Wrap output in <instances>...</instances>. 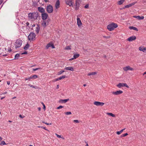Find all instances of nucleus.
<instances>
[{
    "label": "nucleus",
    "instance_id": "nucleus-44",
    "mask_svg": "<svg viewBox=\"0 0 146 146\" xmlns=\"http://www.w3.org/2000/svg\"><path fill=\"white\" fill-rule=\"evenodd\" d=\"M40 69V68H33V70L34 71H35L36 70L39 69Z\"/></svg>",
    "mask_w": 146,
    "mask_h": 146
},
{
    "label": "nucleus",
    "instance_id": "nucleus-37",
    "mask_svg": "<svg viewBox=\"0 0 146 146\" xmlns=\"http://www.w3.org/2000/svg\"><path fill=\"white\" fill-rule=\"evenodd\" d=\"M55 135L57 136V137H58V138H62L63 139H64V138L63 137H61V135H59L58 134H57V133H55Z\"/></svg>",
    "mask_w": 146,
    "mask_h": 146
},
{
    "label": "nucleus",
    "instance_id": "nucleus-60",
    "mask_svg": "<svg viewBox=\"0 0 146 146\" xmlns=\"http://www.w3.org/2000/svg\"><path fill=\"white\" fill-rule=\"evenodd\" d=\"M19 117H21V118H23V117H22V115H19Z\"/></svg>",
    "mask_w": 146,
    "mask_h": 146
},
{
    "label": "nucleus",
    "instance_id": "nucleus-56",
    "mask_svg": "<svg viewBox=\"0 0 146 146\" xmlns=\"http://www.w3.org/2000/svg\"><path fill=\"white\" fill-rule=\"evenodd\" d=\"M58 80H59V78H57L55 80V81H58Z\"/></svg>",
    "mask_w": 146,
    "mask_h": 146
},
{
    "label": "nucleus",
    "instance_id": "nucleus-45",
    "mask_svg": "<svg viewBox=\"0 0 146 146\" xmlns=\"http://www.w3.org/2000/svg\"><path fill=\"white\" fill-rule=\"evenodd\" d=\"M103 37H104V38H110V36H104Z\"/></svg>",
    "mask_w": 146,
    "mask_h": 146
},
{
    "label": "nucleus",
    "instance_id": "nucleus-36",
    "mask_svg": "<svg viewBox=\"0 0 146 146\" xmlns=\"http://www.w3.org/2000/svg\"><path fill=\"white\" fill-rule=\"evenodd\" d=\"M128 135V134L127 133L124 134H123L121 135V137H125L126 136H127Z\"/></svg>",
    "mask_w": 146,
    "mask_h": 146
},
{
    "label": "nucleus",
    "instance_id": "nucleus-24",
    "mask_svg": "<svg viewBox=\"0 0 146 146\" xmlns=\"http://www.w3.org/2000/svg\"><path fill=\"white\" fill-rule=\"evenodd\" d=\"M69 100V99L64 100H60V102H61L62 103H65L66 102L68 101Z\"/></svg>",
    "mask_w": 146,
    "mask_h": 146
},
{
    "label": "nucleus",
    "instance_id": "nucleus-48",
    "mask_svg": "<svg viewBox=\"0 0 146 146\" xmlns=\"http://www.w3.org/2000/svg\"><path fill=\"white\" fill-rule=\"evenodd\" d=\"M41 128L44 129L46 130H47L48 131V129H46V127H45L42 126V127H41Z\"/></svg>",
    "mask_w": 146,
    "mask_h": 146
},
{
    "label": "nucleus",
    "instance_id": "nucleus-35",
    "mask_svg": "<svg viewBox=\"0 0 146 146\" xmlns=\"http://www.w3.org/2000/svg\"><path fill=\"white\" fill-rule=\"evenodd\" d=\"M66 77V76L65 75H64L62 76H61L59 78V79L60 80H61L62 79H64Z\"/></svg>",
    "mask_w": 146,
    "mask_h": 146
},
{
    "label": "nucleus",
    "instance_id": "nucleus-32",
    "mask_svg": "<svg viewBox=\"0 0 146 146\" xmlns=\"http://www.w3.org/2000/svg\"><path fill=\"white\" fill-rule=\"evenodd\" d=\"M20 55L18 54H16L15 57V59H17L19 57Z\"/></svg>",
    "mask_w": 146,
    "mask_h": 146
},
{
    "label": "nucleus",
    "instance_id": "nucleus-54",
    "mask_svg": "<svg viewBox=\"0 0 146 146\" xmlns=\"http://www.w3.org/2000/svg\"><path fill=\"white\" fill-rule=\"evenodd\" d=\"M7 83L8 85H9L10 84V82L9 81H7Z\"/></svg>",
    "mask_w": 146,
    "mask_h": 146
},
{
    "label": "nucleus",
    "instance_id": "nucleus-21",
    "mask_svg": "<svg viewBox=\"0 0 146 146\" xmlns=\"http://www.w3.org/2000/svg\"><path fill=\"white\" fill-rule=\"evenodd\" d=\"M125 1V0H120L117 2V4L118 5H121Z\"/></svg>",
    "mask_w": 146,
    "mask_h": 146
},
{
    "label": "nucleus",
    "instance_id": "nucleus-14",
    "mask_svg": "<svg viewBox=\"0 0 146 146\" xmlns=\"http://www.w3.org/2000/svg\"><path fill=\"white\" fill-rule=\"evenodd\" d=\"M94 105H95L96 106H103L104 104V103L103 102H99L96 101V102H95L94 103Z\"/></svg>",
    "mask_w": 146,
    "mask_h": 146
},
{
    "label": "nucleus",
    "instance_id": "nucleus-8",
    "mask_svg": "<svg viewBox=\"0 0 146 146\" xmlns=\"http://www.w3.org/2000/svg\"><path fill=\"white\" fill-rule=\"evenodd\" d=\"M123 70L124 71L126 72L128 70L133 71L134 70V68L131 67L129 66H127L124 67L123 68Z\"/></svg>",
    "mask_w": 146,
    "mask_h": 146
},
{
    "label": "nucleus",
    "instance_id": "nucleus-53",
    "mask_svg": "<svg viewBox=\"0 0 146 146\" xmlns=\"http://www.w3.org/2000/svg\"><path fill=\"white\" fill-rule=\"evenodd\" d=\"M45 124H46V125H51V123H48L46 122L45 123H44Z\"/></svg>",
    "mask_w": 146,
    "mask_h": 146
},
{
    "label": "nucleus",
    "instance_id": "nucleus-22",
    "mask_svg": "<svg viewBox=\"0 0 146 146\" xmlns=\"http://www.w3.org/2000/svg\"><path fill=\"white\" fill-rule=\"evenodd\" d=\"M134 18L138 19L139 20L143 19L144 18L143 16H133Z\"/></svg>",
    "mask_w": 146,
    "mask_h": 146
},
{
    "label": "nucleus",
    "instance_id": "nucleus-63",
    "mask_svg": "<svg viewBox=\"0 0 146 146\" xmlns=\"http://www.w3.org/2000/svg\"><path fill=\"white\" fill-rule=\"evenodd\" d=\"M5 98V97H3L1 98V99L2 100V99H3V98Z\"/></svg>",
    "mask_w": 146,
    "mask_h": 146
},
{
    "label": "nucleus",
    "instance_id": "nucleus-5",
    "mask_svg": "<svg viewBox=\"0 0 146 146\" xmlns=\"http://www.w3.org/2000/svg\"><path fill=\"white\" fill-rule=\"evenodd\" d=\"M47 11L48 13H52L53 11V7L51 5H48L46 7Z\"/></svg>",
    "mask_w": 146,
    "mask_h": 146
},
{
    "label": "nucleus",
    "instance_id": "nucleus-46",
    "mask_svg": "<svg viewBox=\"0 0 146 146\" xmlns=\"http://www.w3.org/2000/svg\"><path fill=\"white\" fill-rule=\"evenodd\" d=\"M42 105L43 106V109H44V110H45V108H46V107H45V105L44 104V103H42Z\"/></svg>",
    "mask_w": 146,
    "mask_h": 146
},
{
    "label": "nucleus",
    "instance_id": "nucleus-23",
    "mask_svg": "<svg viewBox=\"0 0 146 146\" xmlns=\"http://www.w3.org/2000/svg\"><path fill=\"white\" fill-rule=\"evenodd\" d=\"M64 69L66 70H70L72 71L74 70V68L72 67H66L64 68Z\"/></svg>",
    "mask_w": 146,
    "mask_h": 146
},
{
    "label": "nucleus",
    "instance_id": "nucleus-11",
    "mask_svg": "<svg viewBox=\"0 0 146 146\" xmlns=\"http://www.w3.org/2000/svg\"><path fill=\"white\" fill-rule=\"evenodd\" d=\"M60 3L59 0H57L55 4V9L54 10L55 11H57V9L60 7Z\"/></svg>",
    "mask_w": 146,
    "mask_h": 146
},
{
    "label": "nucleus",
    "instance_id": "nucleus-19",
    "mask_svg": "<svg viewBox=\"0 0 146 146\" xmlns=\"http://www.w3.org/2000/svg\"><path fill=\"white\" fill-rule=\"evenodd\" d=\"M38 10L39 11L42 13H43L45 12V11L44 9L40 7H38Z\"/></svg>",
    "mask_w": 146,
    "mask_h": 146
},
{
    "label": "nucleus",
    "instance_id": "nucleus-9",
    "mask_svg": "<svg viewBox=\"0 0 146 146\" xmlns=\"http://www.w3.org/2000/svg\"><path fill=\"white\" fill-rule=\"evenodd\" d=\"M80 17V15H78L77 16V25L79 27H80L82 26V23L81 21V20L79 18V17Z\"/></svg>",
    "mask_w": 146,
    "mask_h": 146
},
{
    "label": "nucleus",
    "instance_id": "nucleus-39",
    "mask_svg": "<svg viewBox=\"0 0 146 146\" xmlns=\"http://www.w3.org/2000/svg\"><path fill=\"white\" fill-rule=\"evenodd\" d=\"M6 144L5 143V142L4 141H2L0 143V145H6Z\"/></svg>",
    "mask_w": 146,
    "mask_h": 146
},
{
    "label": "nucleus",
    "instance_id": "nucleus-59",
    "mask_svg": "<svg viewBox=\"0 0 146 146\" xmlns=\"http://www.w3.org/2000/svg\"><path fill=\"white\" fill-rule=\"evenodd\" d=\"M49 0H44L46 2H48Z\"/></svg>",
    "mask_w": 146,
    "mask_h": 146
},
{
    "label": "nucleus",
    "instance_id": "nucleus-58",
    "mask_svg": "<svg viewBox=\"0 0 146 146\" xmlns=\"http://www.w3.org/2000/svg\"><path fill=\"white\" fill-rule=\"evenodd\" d=\"M145 74H146V71H145L144 73H143V75H145Z\"/></svg>",
    "mask_w": 146,
    "mask_h": 146
},
{
    "label": "nucleus",
    "instance_id": "nucleus-31",
    "mask_svg": "<svg viewBox=\"0 0 146 146\" xmlns=\"http://www.w3.org/2000/svg\"><path fill=\"white\" fill-rule=\"evenodd\" d=\"M79 56L80 55L79 54H74L73 56L74 58L76 59L77 58H78Z\"/></svg>",
    "mask_w": 146,
    "mask_h": 146
},
{
    "label": "nucleus",
    "instance_id": "nucleus-18",
    "mask_svg": "<svg viewBox=\"0 0 146 146\" xmlns=\"http://www.w3.org/2000/svg\"><path fill=\"white\" fill-rule=\"evenodd\" d=\"M139 50L142 51L146 54V48L144 47H139Z\"/></svg>",
    "mask_w": 146,
    "mask_h": 146
},
{
    "label": "nucleus",
    "instance_id": "nucleus-12",
    "mask_svg": "<svg viewBox=\"0 0 146 146\" xmlns=\"http://www.w3.org/2000/svg\"><path fill=\"white\" fill-rule=\"evenodd\" d=\"M117 86L119 88H120L121 87L125 86L127 88H129V86L127 85L126 83H119L118 85H117Z\"/></svg>",
    "mask_w": 146,
    "mask_h": 146
},
{
    "label": "nucleus",
    "instance_id": "nucleus-25",
    "mask_svg": "<svg viewBox=\"0 0 146 146\" xmlns=\"http://www.w3.org/2000/svg\"><path fill=\"white\" fill-rule=\"evenodd\" d=\"M97 73V72H90L88 74V76L93 75H94L96 74Z\"/></svg>",
    "mask_w": 146,
    "mask_h": 146
},
{
    "label": "nucleus",
    "instance_id": "nucleus-30",
    "mask_svg": "<svg viewBox=\"0 0 146 146\" xmlns=\"http://www.w3.org/2000/svg\"><path fill=\"white\" fill-rule=\"evenodd\" d=\"M28 85L30 87L33 88H35V89H38V88L37 86H34L31 85V84H29Z\"/></svg>",
    "mask_w": 146,
    "mask_h": 146
},
{
    "label": "nucleus",
    "instance_id": "nucleus-38",
    "mask_svg": "<svg viewBox=\"0 0 146 146\" xmlns=\"http://www.w3.org/2000/svg\"><path fill=\"white\" fill-rule=\"evenodd\" d=\"M65 114L66 115H69L71 114H72V113L71 112L68 111L65 112Z\"/></svg>",
    "mask_w": 146,
    "mask_h": 146
},
{
    "label": "nucleus",
    "instance_id": "nucleus-52",
    "mask_svg": "<svg viewBox=\"0 0 146 146\" xmlns=\"http://www.w3.org/2000/svg\"><path fill=\"white\" fill-rule=\"evenodd\" d=\"M26 25L27 26H28L29 25V23H28V22H27L26 23Z\"/></svg>",
    "mask_w": 146,
    "mask_h": 146
},
{
    "label": "nucleus",
    "instance_id": "nucleus-61",
    "mask_svg": "<svg viewBox=\"0 0 146 146\" xmlns=\"http://www.w3.org/2000/svg\"><path fill=\"white\" fill-rule=\"evenodd\" d=\"M86 84H84L83 85V86H86Z\"/></svg>",
    "mask_w": 146,
    "mask_h": 146
},
{
    "label": "nucleus",
    "instance_id": "nucleus-50",
    "mask_svg": "<svg viewBox=\"0 0 146 146\" xmlns=\"http://www.w3.org/2000/svg\"><path fill=\"white\" fill-rule=\"evenodd\" d=\"M125 129V128L124 129H121V130L120 131V132L122 133L123 131Z\"/></svg>",
    "mask_w": 146,
    "mask_h": 146
},
{
    "label": "nucleus",
    "instance_id": "nucleus-13",
    "mask_svg": "<svg viewBox=\"0 0 146 146\" xmlns=\"http://www.w3.org/2000/svg\"><path fill=\"white\" fill-rule=\"evenodd\" d=\"M41 15L42 19L43 20H45L47 19L48 17V14L45 12L43 13H42Z\"/></svg>",
    "mask_w": 146,
    "mask_h": 146
},
{
    "label": "nucleus",
    "instance_id": "nucleus-62",
    "mask_svg": "<svg viewBox=\"0 0 146 146\" xmlns=\"http://www.w3.org/2000/svg\"><path fill=\"white\" fill-rule=\"evenodd\" d=\"M7 92H4L2 94H7Z\"/></svg>",
    "mask_w": 146,
    "mask_h": 146
},
{
    "label": "nucleus",
    "instance_id": "nucleus-42",
    "mask_svg": "<svg viewBox=\"0 0 146 146\" xmlns=\"http://www.w3.org/2000/svg\"><path fill=\"white\" fill-rule=\"evenodd\" d=\"M89 7V5L88 4H86L84 8L86 9L88 8Z\"/></svg>",
    "mask_w": 146,
    "mask_h": 146
},
{
    "label": "nucleus",
    "instance_id": "nucleus-43",
    "mask_svg": "<svg viewBox=\"0 0 146 146\" xmlns=\"http://www.w3.org/2000/svg\"><path fill=\"white\" fill-rule=\"evenodd\" d=\"M25 80H31V79L30 78V77L29 78H25Z\"/></svg>",
    "mask_w": 146,
    "mask_h": 146
},
{
    "label": "nucleus",
    "instance_id": "nucleus-57",
    "mask_svg": "<svg viewBox=\"0 0 146 146\" xmlns=\"http://www.w3.org/2000/svg\"><path fill=\"white\" fill-rule=\"evenodd\" d=\"M39 111H40L41 110V108L40 107H38V108Z\"/></svg>",
    "mask_w": 146,
    "mask_h": 146
},
{
    "label": "nucleus",
    "instance_id": "nucleus-4",
    "mask_svg": "<svg viewBox=\"0 0 146 146\" xmlns=\"http://www.w3.org/2000/svg\"><path fill=\"white\" fill-rule=\"evenodd\" d=\"M28 39L30 41L35 40L36 39V35L35 33H31L28 36Z\"/></svg>",
    "mask_w": 146,
    "mask_h": 146
},
{
    "label": "nucleus",
    "instance_id": "nucleus-26",
    "mask_svg": "<svg viewBox=\"0 0 146 146\" xmlns=\"http://www.w3.org/2000/svg\"><path fill=\"white\" fill-rule=\"evenodd\" d=\"M30 77L31 79H36V78L38 77V76L36 75H33L31 76H30Z\"/></svg>",
    "mask_w": 146,
    "mask_h": 146
},
{
    "label": "nucleus",
    "instance_id": "nucleus-15",
    "mask_svg": "<svg viewBox=\"0 0 146 146\" xmlns=\"http://www.w3.org/2000/svg\"><path fill=\"white\" fill-rule=\"evenodd\" d=\"M50 47H51L52 48H55V47L54 46L53 44L51 42H50L46 46V49H48Z\"/></svg>",
    "mask_w": 146,
    "mask_h": 146
},
{
    "label": "nucleus",
    "instance_id": "nucleus-51",
    "mask_svg": "<svg viewBox=\"0 0 146 146\" xmlns=\"http://www.w3.org/2000/svg\"><path fill=\"white\" fill-rule=\"evenodd\" d=\"M74 59V57H73V58H72L70 59H69V60L71 61V60H73Z\"/></svg>",
    "mask_w": 146,
    "mask_h": 146
},
{
    "label": "nucleus",
    "instance_id": "nucleus-47",
    "mask_svg": "<svg viewBox=\"0 0 146 146\" xmlns=\"http://www.w3.org/2000/svg\"><path fill=\"white\" fill-rule=\"evenodd\" d=\"M73 121L74 122H75V123H78L79 122L78 120H74Z\"/></svg>",
    "mask_w": 146,
    "mask_h": 146
},
{
    "label": "nucleus",
    "instance_id": "nucleus-29",
    "mask_svg": "<svg viewBox=\"0 0 146 146\" xmlns=\"http://www.w3.org/2000/svg\"><path fill=\"white\" fill-rule=\"evenodd\" d=\"M106 113L107 115L111 116L113 117H115V115L112 113Z\"/></svg>",
    "mask_w": 146,
    "mask_h": 146
},
{
    "label": "nucleus",
    "instance_id": "nucleus-20",
    "mask_svg": "<svg viewBox=\"0 0 146 146\" xmlns=\"http://www.w3.org/2000/svg\"><path fill=\"white\" fill-rule=\"evenodd\" d=\"M40 27L37 25L36 27L35 30V31L36 32L37 34H38L39 33L40 30Z\"/></svg>",
    "mask_w": 146,
    "mask_h": 146
},
{
    "label": "nucleus",
    "instance_id": "nucleus-64",
    "mask_svg": "<svg viewBox=\"0 0 146 146\" xmlns=\"http://www.w3.org/2000/svg\"><path fill=\"white\" fill-rule=\"evenodd\" d=\"M85 146H88V144L87 143Z\"/></svg>",
    "mask_w": 146,
    "mask_h": 146
},
{
    "label": "nucleus",
    "instance_id": "nucleus-10",
    "mask_svg": "<svg viewBox=\"0 0 146 146\" xmlns=\"http://www.w3.org/2000/svg\"><path fill=\"white\" fill-rule=\"evenodd\" d=\"M136 3V2H134L132 3H130L128 5H125L124 7L121 9H123L125 8H128L129 7H131L133 5H134Z\"/></svg>",
    "mask_w": 146,
    "mask_h": 146
},
{
    "label": "nucleus",
    "instance_id": "nucleus-28",
    "mask_svg": "<svg viewBox=\"0 0 146 146\" xmlns=\"http://www.w3.org/2000/svg\"><path fill=\"white\" fill-rule=\"evenodd\" d=\"M48 24V23H46L45 21H43V22L42 23V26L44 27H46Z\"/></svg>",
    "mask_w": 146,
    "mask_h": 146
},
{
    "label": "nucleus",
    "instance_id": "nucleus-40",
    "mask_svg": "<svg viewBox=\"0 0 146 146\" xmlns=\"http://www.w3.org/2000/svg\"><path fill=\"white\" fill-rule=\"evenodd\" d=\"M65 71L64 70H61L58 73V75H60L62 74L63 72H64Z\"/></svg>",
    "mask_w": 146,
    "mask_h": 146
},
{
    "label": "nucleus",
    "instance_id": "nucleus-7",
    "mask_svg": "<svg viewBox=\"0 0 146 146\" xmlns=\"http://www.w3.org/2000/svg\"><path fill=\"white\" fill-rule=\"evenodd\" d=\"M22 44V41L20 40H17L15 42V45L16 48L20 47Z\"/></svg>",
    "mask_w": 146,
    "mask_h": 146
},
{
    "label": "nucleus",
    "instance_id": "nucleus-33",
    "mask_svg": "<svg viewBox=\"0 0 146 146\" xmlns=\"http://www.w3.org/2000/svg\"><path fill=\"white\" fill-rule=\"evenodd\" d=\"M29 47V44L27 43L24 47V48L25 50H27Z\"/></svg>",
    "mask_w": 146,
    "mask_h": 146
},
{
    "label": "nucleus",
    "instance_id": "nucleus-1",
    "mask_svg": "<svg viewBox=\"0 0 146 146\" xmlns=\"http://www.w3.org/2000/svg\"><path fill=\"white\" fill-rule=\"evenodd\" d=\"M38 16V13L37 12H35L29 13L28 17L29 19L33 21L36 20Z\"/></svg>",
    "mask_w": 146,
    "mask_h": 146
},
{
    "label": "nucleus",
    "instance_id": "nucleus-55",
    "mask_svg": "<svg viewBox=\"0 0 146 146\" xmlns=\"http://www.w3.org/2000/svg\"><path fill=\"white\" fill-rule=\"evenodd\" d=\"M27 52H25L23 53H22L23 54H27Z\"/></svg>",
    "mask_w": 146,
    "mask_h": 146
},
{
    "label": "nucleus",
    "instance_id": "nucleus-16",
    "mask_svg": "<svg viewBox=\"0 0 146 146\" xmlns=\"http://www.w3.org/2000/svg\"><path fill=\"white\" fill-rule=\"evenodd\" d=\"M136 37L135 36H131L127 39V40L129 42H131L135 40Z\"/></svg>",
    "mask_w": 146,
    "mask_h": 146
},
{
    "label": "nucleus",
    "instance_id": "nucleus-17",
    "mask_svg": "<svg viewBox=\"0 0 146 146\" xmlns=\"http://www.w3.org/2000/svg\"><path fill=\"white\" fill-rule=\"evenodd\" d=\"M123 92L122 91L119 90V91H117L116 92H113L112 93L115 95H118L121 94Z\"/></svg>",
    "mask_w": 146,
    "mask_h": 146
},
{
    "label": "nucleus",
    "instance_id": "nucleus-27",
    "mask_svg": "<svg viewBox=\"0 0 146 146\" xmlns=\"http://www.w3.org/2000/svg\"><path fill=\"white\" fill-rule=\"evenodd\" d=\"M129 29H133L137 31H138V29L137 28L133 26L130 27H129Z\"/></svg>",
    "mask_w": 146,
    "mask_h": 146
},
{
    "label": "nucleus",
    "instance_id": "nucleus-34",
    "mask_svg": "<svg viewBox=\"0 0 146 146\" xmlns=\"http://www.w3.org/2000/svg\"><path fill=\"white\" fill-rule=\"evenodd\" d=\"M65 50H70L71 49V46H66L65 48Z\"/></svg>",
    "mask_w": 146,
    "mask_h": 146
},
{
    "label": "nucleus",
    "instance_id": "nucleus-6",
    "mask_svg": "<svg viewBox=\"0 0 146 146\" xmlns=\"http://www.w3.org/2000/svg\"><path fill=\"white\" fill-rule=\"evenodd\" d=\"M65 2L66 4L69 5V6L74 7L73 4L74 3V0H66Z\"/></svg>",
    "mask_w": 146,
    "mask_h": 146
},
{
    "label": "nucleus",
    "instance_id": "nucleus-41",
    "mask_svg": "<svg viewBox=\"0 0 146 146\" xmlns=\"http://www.w3.org/2000/svg\"><path fill=\"white\" fill-rule=\"evenodd\" d=\"M63 106H58V107L57 108V109H60L63 108Z\"/></svg>",
    "mask_w": 146,
    "mask_h": 146
},
{
    "label": "nucleus",
    "instance_id": "nucleus-3",
    "mask_svg": "<svg viewBox=\"0 0 146 146\" xmlns=\"http://www.w3.org/2000/svg\"><path fill=\"white\" fill-rule=\"evenodd\" d=\"M82 3L81 0H76L75 2V4L74 5V8L76 10H77L80 7Z\"/></svg>",
    "mask_w": 146,
    "mask_h": 146
},
{
    "label": "nucleus",
    "instance_id": "nucleus-2",
    "mask_svg": "<svg viewBox=\"0 0 146 146\" xmlns=\"http://www.w3.org/2000/svg\"><path fill=\"white\" fill-rule=\"evenodd\" d=\"M118 27L117 24V23H112L108 25L107 27V29L110 31L114 30L115 28Z\"/></svg>",
    "mask_w": 146,
    "mask_h": 146
},
{
    "label": "nucleus",
    "instance_id": "nucleus-49",
    "mask_svg": "<svg viewBox=\"0 0 146 146\" xmlns=\"http://www.w3.org/2000/svg\"><path fill=\"white\" fill-rule=\"evenodd\" d=\"M117 134L118 135H119L121 133L120 132V131H118L116 132Z\"/></svg>",
    "mask_w": 146,
    "mask_h": 146
}]
</instances>
